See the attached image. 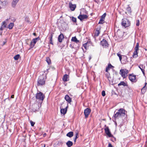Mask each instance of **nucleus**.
<instances>
[{
    "label": "nucleus",
    "instance_id": "2",
    "mask_svg": "<svg viewBox=\"0 0 147 147\" xmlns=\"http://www.w3.org/2000/svg\"><path fill=\"white\" fill-rule=\"evenodd\" d=\"M125 112L127 111L123 108H120L118 110V111L114 114V117L115 119H118L121 116H124L125 114Z\"/></svg>",
    "mask_w": 147,
    "mask_h": 147
},
{
    "label": "nucleus",
    "instance_id": "28",
    "mask_svg": "<svg viewBox=\"0 0 147 147\" xmlns=\"http://www.w3.org/2000/svg\"><path fill=\"white\" fill-rule=\"evenodd\" d=\"M14 25V23H13L11 22L9 24L7 28H8L9 30H11L12 29Z\"/></svg>",
    "mask_w": 147,
    "mask_h": 147
},
{
    "label": "nucleus",
    "instance_id": "22",
    "mask_svg": "<svg viewBox=\"0 0 147 147\" xmlns=\"http://www.w3.org/2000/svg\"><path fill=\"white\" fill-rule=\"evenodd\" d=\"M19 0H13L12 3V6L15 7Z\"/></svg>",
    "mask_w": 147,
    "mask_h": 147
},
{
    "label": "nucleus",
    "instance_id": "47",
    "mask_svg": "<svg viewBox=\"0 0 147 147\" xmlns=\"http://www.w3.org/2000/svg\"><path fill=\"white\" fill-rule=\"evenodd\" d=\"M108 147H112V146L111 143H109Z\"/></svg>",
    "mask_w": 147,
    "mask_h": 147
},
{
    "label": "nucleus",
    "instance_id": "12",
    "mask_svg": "<svg viewBox=\"0 0 147 147\" xmlns=\"http://www.w3.org/2000/svg\"><path fill=\"white\" fill-rule=\"evenodd\" d=\"M88 18V16L86 15H81L80 14L78 17V18L80 20L82 21L84 19H87Z\"/></svg>",
    "mask_w": 147,
    "mask_h": 147
},
{
    "label": "nucleus",
    "instance_id": "6",
    "mask_svg": "<svg viewBox=\"0 0 147 147\" xmlns=\"http://www.w3.org/2000/svg\"><path fill=\"white\" fill-rule=\"evenodd\" d=\"M40 39L39 37H38L32 39L30 42V48H33L35 44L36 43L37 41Z\"/></svg>",
    "mask_w": 147,
    "mask_h": 147
},
{
    "label": "nucleus",
    "instance_id": "52",
    "mask_svg": "<svg viewBox=\"0 0 147 147\" xmlns=\"http://www.w3.org/2000/svg\"><path fill=\"white\" fill-rule=\"evenodd\" d=\"M33 35L34 36H36V34L35 33H33Z\"/></svg>",
    "mask_w": 147,
    "mask_h": 147
},
{
    "label": "nucleus",
    "instance_id": "40",
    "mask_svg": "<svg viewBox=\"0 0 147 147\" xmlns=\"http://www.w3.org/2000/svg\"><path fill=\"white\" fill-rule=\"evenodd\" d=\"M87 43L88 42H86L83 44V46L86 49H87Z\"/></svg>",
    "mask_w": 147,
    "mask_h": 147
},
{
    "label": "nucleus",
    "instance_id": "38",
    "mask_svg": "<svg viewBox=\"0 0 147 147\" xmlns=\"http://www.w3.org/2000/svg\"><path fill=\"white\" fill-rule=\"evenodd\" d=\"M140 21L139 20H137L136 21V25L137 26H139L140 25Z\"/></svg>",
    "mask_w": 147,
    "mask_h": 147
},
{
    "label": "nucleus",
    "instance_id": "45",
    "mask_svg": "<svg viewBox=\"0 0 147 147\" xmlns=\"http://www.w3.org/2000/svg\"><path fill=\"white\" fill-rule=\"evenodd\" d=\"M109 67L107 66V67H106V68L105 71L107 72L109 70Z\"/></svg>",
    "mask_w": 147,
    "mask_h": 147
},
{
    "label": "nucleus",
    "instance_id": "54",
    "mask_svg": "<svg viewBox=\"0 0 147 147\" xmlns=\"http://www.w3.org/2000/svg\"><path fill=\"white\" fill-rule=\"evenodd\" d=\"M146 84H147V83L146 82V83H145V86H145V87L146 86Z\"/></svg>",
    "mask_w": 147,
    "mask_h": 147
},
{
    "label": "nucleus",
    "instance_id": "39",
    "mask_svg": "<svg viewBox=\"0 0 147 147\" xmlns=\"http://www.w3.org/2000/svg\"><path fill=\"white\" fill-rule=\"evenodd\" d=\"M72 20L73 22H76V18L73 17L72 18Z\"/></svg>",
    "mask_w": 147,
    "mask_h": 147
},
{
    "label": "nucleus",
    "instance_id": "3",
    "mask_svg": "<svg viewBox=\"0 0 147 147\" xmlns=\"http://www.w3.org/2000/svg\"><path fill=\"white\" fill-rule=\"evenodd\" d=\"M130 24V22L129 20L124 18L122 20L121 25L122 26L126 28L129 26Z\"/></svg>",
    "mask_w": 147,
    "mask_h": 147
},
{
    "label": "nucleus",
    "instance_id": "55",
    "mask_svg": "<svg viewBox=\"0 0 147 147\" xmlns=\"http://www.w3.org/2000/svg\"><path fill=\"white\" fill-rule=\"evenodd\" d=\"M63 105H64V104L63 103L62 104H61V105L62 106Z\"/></svg>",
    "mask_w": 147,
    "mask_h": 147
},
{
    "label": "nucleus",
    "instance_id": "13",
    "mask_svg": "<svg viewBox=\"0 0 147 147\" xmlns=\"http://www.w3.org/2000/svg\"><path fill=\"white\" fill-rule=\"evenodd\" d=\"M69 7L70 9L72 11H74L76 9V4H73L71 2L69 3Z\"/></svg>",
    "mask_w": 147,
    "mask_h": 147
},
{
    "label": "nucleus",
    "instance_id": "20",
    "mask_svg": "<svg viewBox=\"0 0 147 147\" xmlns=\"http://www.w3.org/2000/svg\"><path fill=\"white\" fill-rule=\"evenodd\" d=\"M138 67L140 69L143 74L144 75L145 72L144 69L145 68V66L143 65H140L138 66Z\"/></svg>",
    "mask_w": 147,
    "mask_h": 147
},
{
    "label": "nucleus",
    "instance_id": "5",
    "mask_svg": "<svg viewBox=\"0 0 147 147\" xmlns=\"http://www.w3.org/2000/svg\"><path fill=\"white\" fill-rule=\"evenodd\" d=\"M128 73V70L126 69H121L120 71V74L123 78H126L127 76V74Z\"/></svg>",
    "mask_w": 147,
    "mask_h": 147
},
{
    "label": "nucleus",
    "instance_id": "35",
    "mask_svg": "<svg viewBox=\"0 0 147 147\" xmlns=\"http://www.w3.org/2000/svg\"><path fill=\"white\" fill-rule=\"evenodd\" d=\"M139 44L138 42L137 43L135 47L134 48L135 50H139Z\"/></svg>",
    "mask_w": 147,
    "mask_h": 147
},
{
    "label": "nucleus",
    "instance_id": "15",
    "mask_svg": "<svg viewBox=\"0 0 147 147\" xmlns=\"http://www.w3.org/2000/svg\"><path fill=\"white\" fill-rule=\"evenodd\" d=\"M65 99L69 103H71L72 100L71 98L67 95H66L65 97Z\"/></svg>",
    "mask_w": 147,
    "mask_h": 147
},
{
    "label": "nucleus",
    "instance_id": "44",
    "mask_svg": "<svg viewBox=\"0 0 147 147\" xmlns=\"http://www.w3.org/2000/svg\"><path fill=\"white\" fill-rule=\"evenodd\" d=\"M108 66L109 67V68H111L112 67H114L112 66L111 64H109Z\"/></svg>",
    "mask_w": 147,
    "mask_h": 147
},
{
    "label": "nucleus",
    "instance_id": "51",
    "mask_svg": "<svg viewBox=\"0 0 147 147\" xmlns=\"http://www.w3.org/2000/svg\"><path fill=\"white\" fill-rule=\"evenodd\" d=\"M78 136V132H76V136Z\"/></svg>",
    "mask_w": 147,
    "mask_h": 147
},
{
    "label": "nucleus",
    "instance_id": "43",
    "mask_svg": "<svg viewBox=\"0 0 147 147\" xmlns=\"http://www.w3.org/2000/svg\"><path fill=\"white\" fill-rule=\"evenodd\" d=\"M102 96H104L105 95V91H102Z\"/></svg>",
    "mask_w": 147,
    "mask_h": 147
},
{
    "label": "nucleus",
    "instance_id": "34",
    "mask_svg": "<svg viewBox=\"0 0 147 147\" xmlns=\"http://www.w3.org/2000/svg\"><path fill=\"white\" fill-rule=\"evenodd\" d=\"M126 9L128 13H130L131 12V9L129 6L126 8Z\"/></svg>",
    "mask_w": 147,
    "mask_h": 147
},
{
    "label": "nucleus",
    "instance_id": "48",
    "mask_svg": "<svg viewBox=\"0 0 147 147\" xmlns=\"http://www.w3.org/2000/svg\"><path fill=\"white\" fill-rule=\"evenodd\" d=\"M78 138V136H76L75 138L74 139V142H76V140Z\"/></svg>",
    "mask_w": 147,
    "mask_h": 147
},
{
    "label": "nucleus",
    "instance_id": "1",
    "mask_svg": "<svg viewBox=\"0 0 147 147\" xmlns=\"http://www.w3.org/2000/svg\"><path fill=\"white\" fill-rule=\"evenodd\" d=\"M47 78V75L42 74L39 77L37 80V86H41L45 85Z\"/></svg>",
    "mask_w": 147,
    "mask_h": 147
},
{
    "label": "nucleus",
    "instance_id": "50",
    "mask_svg": "<svg viewBox=\"0 0 147 147\" xmlns=\"http://www.w3.org/2000/svg\"><path fill=\"white\" fill-rule=\"evenodd\" d=\"M14 97V95H12L11 96V98H13Z\"/></svg>",
    "mask_w": 147,
    "mask_h": 147
},
{
    "label": "nucleus",
    "instance_id": "31",
    "mask_svg": "<svg viewBox=\"0 0 147 147\" xmlns=\"http://www.w3.org/2000/svg\"><path fill=\"white\" fill-rule=\"evenodd\" d=\"M117 55L119 57L120 61L121 62L122 60V56L121 55V53L120 52H119L117 53Z\"/></svg>",
    "mask_w": 147,
    "mask_h": 147
},
{
    "label": "nucleus",
    "instance_id": "7",
    "mask_svg": "<svg viewBox=\"0 0 147 147\" xmlns=\"http://www.w3.org/2000/svg\"><path fill=\"white\" fill-rule=\"evenodd\" d=\"M105 128L104 129L105 133L109 137H112L113 136L112 135L109 129V127L105 125Z\"/></svg>",
    "mask_w": 147,
    "mask_h": 147
},
{
    "label": "nucleus",
    "instance_id": "21",
    "mask_svg": "<svg viewBox=\"0 0 147 147\" xmlns=\"http://www.w3.org/2000/svg\"><path fill=\"white\" fill-rule=\"evenodd\" d=\"M71 40L76 42L77 43L80 42V40H78L76 36L72 37V38Z\"/></svg>",
    "mask_w": 147,
    "mask_h": 147
},
{
    "label": "nucleus",
    "instance_id": "36",
    "mask_svg": "<svg viewBox=\"0 0 147 147\" xmlns=\"http://www.w3.org/2000/svg\"><path fill=\"white\" fill-rule=\"evenodd\" d=\"M104 22V20L103 19H100L98 22V24H103Z\"/></svg>",
    "mask_w": 147,
    "mask_h": 147
},
{
    "label": "nucleus",
    "instance_id": "49",
    "mask_svg": "<svg viewBox=\"0 0 147 147\" xmlns=\"http://www.w3.org/2000/svg\"><path fill=\"white\" fill-rule=\"evenodd\" d=\"M145 86H144L142 89L141 90L142 91H143L144 90V88H145Z\"/></svg>",
    "mask_w": 147,
    "mask_h": 147
},
{
    "label": "nucleus",
    "instance_id": "11",
    "mask_svg": "<svg viewBox=\"0 0 147 147\" xmlns=\"http://www.w3.org/2000/svg\"><path fill=\"white\" fill-rule=\"evenodd\" d=\"M129 80L132 82H136V76L132 75V74H129Z\"/></svg>",
    "mask_w": 147,
    "mask_h": 147
},
{
    "label": "nucleus",
    "instance_id": "32",
    "mask_svg": "<svg viewBox=\"0 0 147 147\" xmlns=\"http://www.w3.org/2000/svg\"><path fill=\"white\" fill-rule=\"evenodd\" d=\"M46 61L49 64L51 63V59L49 57H47L46 58Z\"/></svg>",
    "mask_w": 147,
    "mask_h": 147
},
{
    "label": "nucleus",
    "instance_id": "14",
    "mask_svg": "<svg viewBox=\"0 0 147 147\" xmlns=\"http://www.w3.org/2000/svg\"><path fill=\"white\" fill-rule=\"evenodd\" d=\"M39 109V106L38 105H33L32 111L34 112H36V111H38Z\"/></svg>",
    "mask_w": 147,
    "mask_h": 147
},
{
    "label": "nucleus",
    "instance_id": "9",
    "mask_svg": "<svg viewBox=\"0 0 147 147\" xmlns=\"http://www.w3.org/2000/svg\"><path fill=\"white\" fill-rule=\"evenodd\" d=\"M68 104H67V106L64 109H63V107L62 106H61L60 107V109H61V114H63V115L65 114L67 112V109L68 108Z\"/></svg>",
    "mask_w": 147,
    "mask_h": 147
},
{
    "label": "nucleus",
    "instance_id": "24",
    "mask_svg": "<svg viewBox=\"0 0 147 147\" xmlns=\"http://www.w3.org/2000/svg\"><path fill=\"white\" fill-rule=\"evenodd\" d=\"M69 76L67 74H65L63 76L62 79L64 82H67L68 81L67 78Z\"/></svg>",
    "mask_w": 147,
    "mask_h": 147
},
{
    "label": "nucleus",
    "instance_id": "26",
    "mask_svg": "<svg viewBox=\"0 0 147 147\" xmlns=\"http://www.w3.org/2000/svg\"><path fill=\"white\" fill-rule=\"evenodd\" d=\"M121 85L123 86H128L127 84L123 81L121 82L118 84V86H120Z\"/></svg>",
    "mask_w": 147,
    "mask_h": 147
},
{
    "label": "nucleus",
    "instance_id": "4",
    "mask_svg": "<svg viewBox=\"0 0 147 147\" xmlns=\"http://www.w3.org/2000/svg\"><path fill=\"white\" fill-rule=\"evenodd\" d=\"M45 98V95L41 92L37 93L36 94V98L40 101H43Z\"/></svg>",
    "mask_w": 147,
    "mask_h": 147
},
{
    "label": "nucleus",
    "instance_id": "56",
    "mask_svg": "<svg viewBox=\"0 0 147 147\" xmlns=\"http://www.w3.org/2000/svg\"><path fill=\"white\" fill-rule=\"evenodd\" d=\"M1 7L0 6V10L1 9Z\"/></svg>",
    "mask_w": 147,
    "mask_h": 147
},
{
    "label": "nucleus",
    "instance_id": "27",
    "mask_svg": "<svg viewBox=\"0 0 147 147\" xmlns=\"http://www.w3.org/2000/svg\"><path fill=\"white\" fill-rule=\"evenodd\" d=\"M6 5V2L5 1H2L0 0V6L1 7L5 6Z\"/></svg>",
    "mask_w": 147,
    "mask_h": 147
},
{
    "label": "nucleus",
    "instance_id": "17",
    "mask_svg": "<svg viewBox=\"0 0 147 147\" xmlns=\"http://www.w3.org/2000/svg\"><path fill=\"white\" fill-rule=\"evenodd\" d=\"M100 27L97 28L95 32L94 36H98L99 34L100 33Z\"/></svg>",
    "mask_w": 147,
    "mask_h": 147
},
{
    "label": "nucleus",
    "instance_id": "46",
    "mask_svg": "<svg viewBox=\"0 0 147 147\" xmlns=\"http://www.w3.org/2000/svg\"><path fill=\"white\" fill-rule=\"evenodd\" d=\"M25 20L27 22H28L29 21L28 18L26 17L25 18Z\"/></svg>",
    "mask_w": 147,
    "mask_h": 147
},
{
    "label": "nucleus",
    "instance_id": "37",
    "mask_svg": "<svg viewBox=\"0 0 147 147\" xmlns=\"http://www.w3.org/2000/svg\"><path fill=\"white\" fill-rule=\"evenodd\" d=\"M66 25V24L65 22L62 21V22L61 23V28H63L64 26H65Z\"/></svg>",
    "mask_w": 147,
    "mask_h": 147
},
{
    "label": "nucleus",
    "instance_id": "16",
    "mask_svg": "<svg viewBox=\"0 0 147 147\" xmlns=\"http://www.w3.org/2000/svg\"><path fill=\"white\" fill-rule=\"evenodd\" d=\"M64 38V37L63 34H61L58 37V40L60 42H62V40Z\"/></svg>",
    "mask_w": 147,
    "mask_h": 147
},
{
    "label": "nucleus",
    "instance_id": "30",
    "mask_svg": "<svg viewBox=\"0 0 147 147\" xmlns=\"http://www.w3.org/2000/svg\"><path fill=\"white\" fill-rule=\"evenodd\" d=\"M53 35L52 34H51L49 38V42L50 43L53 45V42L52 41V37H53Z\"/></svg>",
    "mask_w": 147,
    "mask_h": 147
},
{
    "label": "nucleus",
    "instance_id": "25",
    "mask_svg": "<svg viewBox=\"0 0 147 147\" xmlns=\"http://www.w3.org/2000/svg\"><path fill=\"white\" fill-rule=\"evenodd\" d=\"M66 144L67 147H71L73 145V143L71 141H68L66 142Z\"/></svg>",
    "mask_w": 147,
    "mask_h": 147
},
{
    "label": "nucleus",
    "instance_id": "42",
    "mask_svg": "<svg viewBox=\"0 0 147 147\" xmlns=\"http://www.w3.org/2000/svg\"><path fill=\"white\" fill-rule=\"evenodd\" d=\"M30 123L31 125L32 126H33L35 123V122H34L33 121H30Z\"/></svg>",
    "mask_w": 147,
    "mask_h": 147
},
{
    "label": "nucleus",
    "instance_id": "19",
    "mask_svg": "<svg viewBox=\"0 0 147 147\" xmlns=\"http://www.w3.org/2000/svg\"><path fill=\"white\" fill-rule=\"evenodd\" d=\"M123 60H122V63L123 64H125L128 63L127 61V56H123Z\"/></svg>",
    "mask_w": 147,
    "mask_h": 147
},
{
    "label": "nucleus",
    "instance_id": "8",
    "mask_svg": "<svg viewBox=\"0 0 147 147\" xmlns=\"http://www.w3.org/2000/svg\"><path fill=\"white\" fill-rule=\"evenodd\" d=\"M100 44L103 47L106 48L108 47V44L107 41L105 39L100 41Z\"/></svg>",
    "mask_w": 147,
    "mask_h": 147
},
{
    "label": "nucleus",
    "instance_id": "53",
    "mask_svg": "<svg viewBox=\"0 0 147 147\" xmlns=\"http://www.w3.org/2000/svg\"><path fill=\"white\" fill-rule=\"evenodd\" d=\"M6 42H4V41L3 42V45H4L5 44Z\"/></svg>",
    "mask_w": 147,
    "mask_h": 147
},
{
    "label": "nucleus",
    "instance_id": "18",
    "mask_svg": "<svg viewBox=\"0 0 147 147\" xmlns=\"http://www.w3.org/2000/svg\"><path fill=\"white\" fill-rule=\"evenodd\" d=\"M7 24L5 21H4L2 22V24L1 25V27L0 28V30L2 31L6 27Z\"/></svg>",
    "mask_w": 147,
    "mask_h": 147
},
{
    "label": "nucleus",
    "instance_id": "29",
    "mask_svg": "<svg viewBox=\"0 0 147 147\" xmlns=\"http://www.w3.org/2000/svg\"><path fill=\"white\" fill-rule=\"evenodd\" d=\"M74 136L73 132L72 131H70L67 133L66 136L69 138H71Z\"/></svg>",
    "mask_w": 147,
    "mask_h": 147
},
{
    "label": "nucleus",
    "instance_id": "41",
    "mask_svg": "<svg viewBox=\"0 0 147 147\" xmlns=\"http://www.w3.org/2000/svg\"><path fill=\"white\" fill-rule=\"evenodd\" d=\"M106 14L105 13H104L102 16H101V19H103L104 20L106 16Z\"/></svg>",
    "mask_w": 147,
    "mask_h": 147
},
{
    "label": "nucleus",
    "instance_id": "33",
    "mask_svg": "<svg viewBox=\"0 0 147 147\" xmlns=\"http://www.w3.org/2000/svg\"><path fill=\"white\" fill-rule=\"evenodd\" d=\"M20 57V55L19 54H17L15 55L13 57L14 59L16 60H18Z\"/></svg>",
    "mask_w": 147,
    "mask_h": 147
},
{
    "label": "nucleus",
    "instance_id": "23",
    "mask_svg": "<svg viewBox=\"0 0 147 147\" xmlns=\"http://www.w3.org/2000/svg\"><path fill=\"white\" fill-rule=\"evenodd\" d=\"M138 51L137 50H135L134 51L133 55V58H136L138 57Z\"/></svg>",
    "mask_w": 147,
    "mask_h": 147
},
{
    "label": "nucleus",
    "instance_id": "10",
    "mask_svg": "<svg viewBox=\"0 0 147 147\" xmlns=\"http://www.w3.org/2000/svg\"><path fill=\"white\" fill-rule=\"evenodd\" d=\"M90 112L91 110L88 108H87L85 109L84 113L85 118H86L88 117Z\"/></svg>",
    "mask_w": 147,
    "mask_h": 147
}]
</instances>
